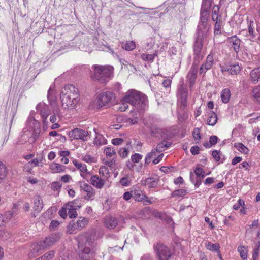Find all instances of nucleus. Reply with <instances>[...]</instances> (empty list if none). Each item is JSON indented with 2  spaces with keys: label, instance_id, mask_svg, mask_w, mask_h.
Instances as JSON below:
<instances>
[{
  "label": "nucleus",
  "instance_id": "obj_53",
  "mask_svg": "<svg viewBox=\"0 0 260 260\" xmlns=\"http://www.w3.org/2000/svg\"><path fill=\"white\" fill-rule=\"evenodd\" d=\"M67 210H68V215L70 218H75L77 216V213L76 212V210L74 209H72L70 207H67Z\"/></svg>",
  "mask_w": 260,
  "mask_h": 260
},
{
  "label": "nucleus",
  "instance_id": "obj_38",
  "mask_svg": "<svg viewBox=\"0 0 260 260\" xmlns=\"http://www.w3.org/2000/svg\"><path fill=\"white\" fill-rule=\"evenodd\" d=\"M132 181V180L131 177L128 175H126L121 178L119 181V183L122 186L126 187L130 185Z\"/></svg>",
  "mask_w": 260,
  "mask_h": 260
},
{
  "label": "nucleus",
  "instance_id": "obj_37",
  "mask_svg": "<svg viewBox=\"0 0 260 260\" xmlns=\"http://www.w3.org/2000/svg\"><path fill=\"white\" fill-rule=\"evenodd\" d=\"M187 193V191L185 189H180L174 191L171 193V196L173 197H184Z\"/></svg>",
  "mask_w": 260,
  "mask_h": 260
},
{
  "label": "nucleus",
  "instance_id": "obj_26",
  "mask_svg": "<svg viewBox=\"0 0 260 260\" xmlns=\"http://www.w3.org/2000/svg\"><path fill=\"white\" fill-rule=\"evenodd\" d=\"M94 131L96 135L93 141L94 144L99 146L106 144L107 143V140L105 138L102 134L98 133L95 128H94Z\"/></svg>",
  "mask_w": 260,
  "mask_h": 260
},
{
  "label": "nucleus",
  "instance_id": "obj_25",
  "mask_svg": "<svg viewBox=\"0 0 260 260\" xmlns=\"http://www.w3.org/2000/svg\"><path fill=\"white\" fill-rule=\"evenodd\" d=\"M49 169L53 173H59L65 171L66 167L59 164L52 162L49 165Z\"/></svg>",
  "mask_w": 260,
  "mask_h": 260
},
{
  "label": "nucleus",
  "instance_id": "obj_42",
  "mask_svg": "<svg viewBox=\"0 0 260 260\" xmlns=\"http://www.w3.org/2000/svg\"><path fill=\"white\" fill-rule=\"evenodd\" d=\"M206 247L210 251H219L220 249V246L218 244H212L210 242L206 244Z\"/></svg>",
  "mask_w": 260,
  "mask_h": 260
},
{
  "label": "nucleus",
  "instance_id": "obj_21",
  "mask_svg": "<svg viewBox=\"0 0 260 260\" xmlns=\"http://www.w3.org/2000/svg\"><path fill=\"white\" fill-rule=\"evenodd\" d=\"M104 224L108 229H114L118 224V220L115 217L107 216L105 218Z\"/></svg>",
  "mask_w": 260,
  "mask_h": 260
},
{
  "label": "nucleus",
  "instance_id": "obj_2",
  "mask_svg": "<svg viewBox=\"0 0 260 260\" xmlns=\"http://www.w3.org/2000/svg\"><path fill=\"white\" fill-rule=\"evenodd\" d=\"M77 240L79 249H80L79 258L83 260L89 259L93 256V239L88 234L84 233L78 236Z\"/></svg>",
  "mask_w": 260,
  "mask_h": 260
},
{
  "label": "nucleus",
  "instance_id": "obj_51",
  "mask_svg": "<svg viewBox=\"0 0 260 260\" xmlns=\"http://www.w3.org/2000/svg\"><path fill=\"white\" fill-rule=\"evenodd\" d=\"M247 21L248 24L249 33L251 35H253L254 28H253V27H252L253 21L250 18V17L249 16L247 17Z\"/></svg>",
  "mask_w": 260,
  "mask_h": 260
},
{
  "label": "nucleus",
  "instance_id": "obj_47",
  "mask_svg": "<svg viewBox=\"0 0 260 260\" xmlns=\"http://www.w3.org/2000/svg\"><path fill=\"white\" fill-rule=\"evenodd\" d=\"M104 152L106 155L108 157H111L116 154L115 150L112 147H106Z\"/></svg>",
  "mask_w": 260,
  "mask_h": 260
},
{
  "label": "nucleus",
  "instance_id": "obj_43",
  "mask_svg": "<svg viewBox=\"0 0 260 260\" xmlns=\"http://www.w3.org/2000/svg\"><path fill=\"white\" fill-rule=\"evenodd\" d=\"M55 252L54 251H50L46 253L42 256L39 258V260H51L54 256Z\"/></svg>",
  "mask_w": 260,
  "mask_h": 260
},
{
  "label": "nucleus",
  "instance_id": "obj_39",
  "mask_svg": "<svg viewBox=\"0 0 260 260\" xmlns=\"http://www.w3.org/2000/svg\"><path fill=\"white\" fill-rule=\"evenodd\" d=\"M238 251L243 260H247V250L244 246H239L238 248Z\"/></svg>",
  "mask_w": 260,
  "mask_h": 260
},
{
  "label": "nucleus",
  "instance_id": "obj_60",
  "mask_svg": "<svg viewBox=\"0 0 260 260\" xmlns=\"http://www.w3.org/2000/svg\"><path fill=\"white\" fill-rule=\"evenodd\" d=\"M51 189L53 190H58L61 187V184L59 182H53L51 183Z\"/></svg>",
  "mask_w": 260,
  "mask_h": 260
},
{
  "label": "nucleus",
  "instance_id": "obj_8",
  "mask_svg": "<svg viewBox=\"0 0 260 260\" xmlns=\"http://www.w3.org/2000/svg\"><path fill=\"white\" fill-rule=\"evenodd\" d=\"M114 94L110 91L103 92L99 94L94 102L93 107L99 109L110 103L114 98Z\"/></svg>",
  "mask_w": 260,
  "mask_h": 260
},
{
  "label": "nucleus",
  "instance_id": "obj_18",
  "mask_svg": "<svg viewBox=\"0 0 260 260\" xmlns=\"http://www.w3.org/2000/svg\"><path fill=\"white\" fill-rule=\"evenodd\" d=\"M225 75H236L241 70L240 66H220Z\"/></svg>",
  "mask_w": 260,
  "mask_h": 260
},
{
  "label": "nucleus",
  "instance_id": "obj_54",
  "mask_svg": "<svg viewBox=\"0 0 260 260\" xmlns=\"http://www.w3.org/2000/svg\"><path fill=\"white\" fill-rule=\"evenodd\" d=\"M142 158V155L139 153H135L131 156V159L133 162L137 163Z\"/></svg>",
  "mask_w": 260,
  "mask_h": 260
},
{
  "label": "nucleus",
  "instance_id": "obj_7",
  "mask_svg": "<svg viewBox=\"0 0 260 260\" xmlns=\"http://www.w3.org/2000/svg\"><path fill=\"white\" fill-rule=\"evenodd\" d=\"M210 15V10H200V21L197 31H201L205 34H208L211 28V25L209 23Z\"/></svg>",
  "mask_w": 260,
  "mask_h": 260
},
{
  "label": "nucleus",
  "instance_id": "obj_64",
  "mask_svg": "<svg viewBox=\"0 0 260 260\" xmlns=\"http://www.w3.org/2000/svg\"><path fill=\"white\" fill-rule=\"evenodd\" d=\"M123 142V140L122 138H115L112 140V143L114 145L121 144Z\"/></svg>",
  "mask_w": 260,
  "mask_h": 260
},
{
  "label": "nucleus",
  "instance_id": "obj_6",
  "mask_svg": "<svg viewBox=\"0 0 260 260\" xmlns=\"http://www.w3.org/2000/svg\"><path fill=\"white\" fill-rule=\"evenodd\" d=\"M60 235L59 234H52L50 236L46 237L45 239L41 241L39 243L34 245L31 249V256L35 257L37 256L40 250L49 247L59 240Z\"/></svg>",
  "mask_w": 260,
  "mask_h": 260
},
{
  "label": "nucleus",
  "instance_id": "obj_1",
  "mask_svg": "<svg viewBox=\"0 0 260 260\" xmlns=\"http://www.w3.org/2000/svg\"><path fill=\"white\" fill-rule=\"evenodd\" d=\"M60 99L63 109H74L80 100L79 90L73 85H66L61 90Z\"/></svg>",
  "mask_w": 260,
  "mask_h": 260
},
{
  "label": "nucleus",
  "instance_id": "obj_61",
  "mask_svg": "<svg viewBox=\"0 0 260 260\" xmlns=\"http://www.w3.org/2000/svg\"><path fill=\"white\" fill-rule=\"evenodd\" d=\"M212 156L216 161H218L220 159V153L219 151L214 150L212 152Z\"/></svg>",
  "mask_w": 260,
  "mask_h": 260
},
{
  "label": "nucleus",
  "instance_id": "obj_31",
  "mask_svg": "<svg viewBox=\"0 0 260 260\" xmlns=\"http://www.w3.org/2000/svg\"><path fill=\"white\" fill-rule=\"evenodd\" d=\"M194 172L197 177L200 179V180L197 181V183L195 184V185L197 186L198 184L199 185L201 183V179L205 177V172L204 170L200 167L196 168Z\"/></svg>",
  "mask_w": 260,
  "mask_h": 260
},
{
  "label": "nucleus",
  "instance_id": "obj_12",
  "mask_svg": "<svg viewBox=\"0 0 260 260\" xmlns=\"http://www.w3.org/2000/svg\"><path fill=\"white\" fill-rule=\"evenodd\" d=\"M36 110L41 115L43 123H46L47 118L51 113L48 106L43 102L40 103L36 106Z\"/></svg>",
  "mask_w": 260,
  "mask_h": 260
},
{
  "label": "nucleus",
  "instance_id": "obj_24",
  "mask_svg": "<svg viewBox=\"0 0 260 260\" xmlns=\"http://www.w3.org/2000/svg\"><path fill=\"white\" fill-rule=\"evenodd\" d=\"M158 179L156 177H149L142 181V184L150 188H154L158 184Z\"/></svg>",
  "mask_w": 260,
  "mask_h": 260
},
{
  "label": "nucleus",
  "instance_id": "obj_63",
  "mask_svg": "<svg viewBox=\"0 0 260 260\" xmlns=\"http://www.w3.org/2000/svg\"><path fill=\"white\" fill-rule=\"evenodd\" d=\"M218 137L216 136H212L209 138L210 145H215L217 143Z\"/></svg>",
  "mask_w": 260,
  "mask_h": 260
},
{
  "label": "nucleus",
  "instance_id": "obj_9",
  "mask_svg": "<svg viewBox=\"0 0 260 260\" xmlns=\"http://www.w3.org/2000/svg\"><path fill=\"white\" fill-rule=\"evenodd\" d=\"M88 219L85 217H80L76 221H71L67 226V231L70 234L75 233L81 230L88 224Z\"/></svg>",
  "mask_w": 260,
  "mask_h": 260
},
{
  "label": "nucleus",
  "instance_id": "obj_48",
  "mask_svg": "<svg viewBox=\"0 0 260 260\" xmlns=\"http://www.w3.org/2000/svg\"><path fill=\"white\" fill-rule=\"evenodd\" d=\"M84 161L88 164H92L96 162V159L95 157L91 156L90 155L86 154L84 155L82 159Z\"/></svg>",
  "mask_w": 260,
  "mask_h": 260
},
{
  "label": "nucleus",
  "instance_id": "obj_35",
  "mask_svg": "<svg viewBox=\"0 0 260 260\" xmlns=\"http://www.w3.org/2000/svg\"><path fill=\"white\" fill-rule=\"evenodd\" d=\"M209 118L208 121L209 125L214 126L217 123V114L214 112L212 111L209 113Z\"/></svg>",
  "mask_w": 260,
  "mask_h": 260
},
{
  "label": "nucleus",
  "instance_id": "obj_29",
  "mask_svg": "<svg viewBox=\"0 0 260 260\" xmlns=\"http://www.w3.org/2000/svg\"><path fill=\"white\" fill-rule=\"evenodd\" d=\"M158 52L157 51L155 50V52L152 54H146V53H143L141 55V58L146 61H148L149 62H152L155 57L157 56Z\"/></svg>",
  "mask_w": 260,
  "mask_h": 260
},
{
  "label": "nucleus",
  "instance_id": "obj_16",
  "mask_svg": "<svg viewBox=\"0 0 260 260\" xmlns=\"http://www.w3.org/2000/svg\"><path fill=\"white\" fill-rule=\"evenodd\" d=\"M198 72V66H192L187 76V81L189 84V88L193 86L196 79L197 74Z\"/></svg>",
  "mask_w": 260,
  "mask_h": 260
},
{
  "label": "nucleus",
  "instance_id": "obj_5",
  "mask_svg": "<svg viewBox=\"0 0 260 260\" xmlns=\"http://www.w3.org/2000/svg\"><path fill=\"white\" fill-rule=\"evenodd\" d=\"M197 37L193 46L194 57L192 65H198L202 60L203 56L201 55V51L203 47V40L208 36V34H205L201 31H197Z\"/></svg>",
  "mask_w": 260,
  "mask_h": 260
},
{
  "label": "nucleus",
  "instance_id": "obj_20",
  "mask_svg": "<svg viewBox=\"0 0 260 260\" xmlns=\"http://www.w3.org/2000/svg\"><path fill=\"white\" fill-rule=\"evenodd\" d=\"M34 210L35 212L39 213L42 210L44 204L41 197L39 195H36L33 198Z\"/></svg>",
  "mask_w": 260,
  "mask_h": 260
},
{
  "label": "nucleus",
  "instance_id": "obj_27",
  "mask_svg": "<svg viewBox=\"0 0 260 260\" xmlns=\"http://www.w3.org/2000/svg\"><path fill=\"white\" fill-rule=\"evenodd\" d=\"M73 163L76 167L79 169L81 172V176L83 178H85L84 173L87 172V169L86 166L84 164H82L78 160L75 159L73 161Z\"/></svg>",
  "mask_w": 260,
  "mask_h": 260
},
{
  "label": "nucleus",
  "instance_id": "obj_46",
  "mask_svg": "<svg viewBox=\"0 0 260 260\" xmlns=\"http://www.w3.org/2000/svg\"><path fill=\"white\" fill-rule=\"evenodd\" d=\"M6 174V167L4 162L0 160V180H1Z\"/></svg>",
  "mask_w": 260,
  "mask_h": 260
},
{
  "label": "nucleus",
  "instance_id": "obj_44",
  "mask_svg": "<svg viewBox=\"0 0 260 260\" xmlns=\"http://www.w3.org/2000/svg\"><path fill=\"white\" fill-rule=\"evenodd\" d=\"M158 152V151L155 148L154 149H152L151 151L145 157V164H149L150 162L151 158L154 156H155L157 154V153Z\"/></svg>",
  "mask_w": 260,
  "mask_h": 260
},
{
  "label": "nucleus",
  "instance_id": "obj_14",
  "mask_svg": "<svg viewBox=\"0 0 260 260\" xmlns=\"http://www.w3.org/2000/svg\"><path fill=\"white\" fill-rule=\"evenodd\" d=\"M134 198L138 202L144 201V204L145 205L151 204L155 202L153 198L149 199L145 194L139 191H135L134 192Z\"/></svg>",
  "mask_w": 260,
  "mask_h": 260
},
{
  "label": "nucleus",
  "instance_id": "obj_52",
  "mask_svg": "<svg viewBox=\"0 0 260 260\" xmlns=\"http://www.w3.org/2000/svg\"><path fill=\"white\" fill-rule=\"evenodd\" d=\"M53 108V113L56 115L60 114V109L59 106L55 102L51 103Z\"/></svg>",
  "mask_w": 260,
  "mask_h": 260
},
{
  "label": "nucleus",
  "instance_id": "obj_40",
  "mask_svg": "<svg viewBox=\"0 0 260 260\" xmlns=\"http://www.w3.org/2000/svg\"><path fill=\"white\" fill-rule=\"evenodd\" d=\"M218 60L214 57L213 53L211 52L207 57L206 64V65H213L217 64Z\"/></svg>",
  "mask_w": 260,
  "mask_h": 260
},
{
  "label": "nucleus",
  "instance_id": "obj_57",
  "mask_svg": "<svg viewBox=\"0 0 260 260\" xmlns=\"http://www.w3.org/2000/svg\"><path fill=\"white\" fill-rule=\"evenodd\" d=\"M128 154L127 149L126 148H121L119 150V154L122 157H126Z\"/></svg>",
  "mask_w": 260,
  "mask_h": 260
},
{
  "label": "nucleus",
  "instance_id": "obj_55",
  "mask_svg": "<svg viewBox=\"0 0 260 260\" xmlns=\"http://www.w3.org/2000/svg\"><path fill=\"white\" fill-rule=\"evenodd\" d=\"M244 205V201L243 200L240 199L238 200L237 203L233 205V208L234 210H237L240 208V206L243 207Z\"/></svg>",
  "mask_w": 260,
  "mask_h": 260
},
{
  "label": "nucleus",
  "instance_id": "obj_41",
  "mask_svg": "<svg viewBox=\"0 0 260 260\" xmlns=\"http://www.w3.org/2000/svg\"><path fill=\"white\" fill-rule=\"evenodd\" d=\"M213 0H202L201 9L210 10Z\"/></svg>",
  "mask_w": 260,
  "mask_h": 260
},
{
  "label": "nucleus",
  "instance_id": "obj_28",
  "mask_svg": "<svg viewBox=\"0 0 260 260\" xmlns=\"http://www.w3.org/2000/svg\"><path fill=\"white\" fill-rule=\"evenodd\" d=\"M121 46L126 51H132L136 48V44L133 41H126L125 42H121Z\"/></svg>",
  "mask_w": 260,
  "mask_h": 260
},
{
  "label": "nucleus",
  "instance_id": "obj_50",
  "mask_svg": "<svg viewBox=\"0 0 260 260\" xmlns=\"http://www.w3.org/2000/svg\"><path fill=\"white\" fill-rule=\"evenodd\" d=\"M192 135H193V137L194 139L195 140H198V141L196 142V143H198L199 141L201 138L200 129L198 128H195L193 131Z\"/></svg>",
  "mask_w": 260,
  "mask_h": 260
},
{
  "label": "nucleus",
  "instance_id": "obj_30",
  "mask_svg": "<svg viewBox=\"0 0 260 260\" xmlns=\"http://www.w3.org/2000/svg\"><path fill=\"white\" fill-rule=\"evenodd\" d=\"M99 174L101 175L100 177L104 178L106 181L108 180L110 177L109 171L108 168L105 166H102L99 169Z\"/></svg>",
  "mask_w": 260,
  "mask_h": 260
},
{
  "label": "nucleus",
  "instance_id": "obj_49",
  "mask_svg": "<svg viewBox=\"0 0 260 260\" xmlns=\"http://www.w3.org/2000/svg\"><path fill=\"white\" fill-rule=\"evenodd\" d=\"M222 25V21L220 22H216L214 26V34L215 35H220L221 34V28Z\"/></svg>",
  "mask_w": 260,
  "mask_h": 260
},
{
  "label": "nucleus",
  "instance_id": "obj_19",
  "mask_svg": "<svg viewBox=\"0 0 260 260\" xmlns=\"http://www.w3.org/2000/svg\"><path fill=\"white\" fill-rule=\"evenodd\" d=\"M228 41L235 52L239 51L241 40L236 36L229 37Z\"/></svg>",
  "mask_w": 260,
  "mask_h": 260
},
{
  "label": "nucleus",
  "instance_id": "obj_32",
  "mask_svg": "<svg viewBox=\"0 0 260 260\" xmlns=\"http://www.w3.org/2000/svg\"><path fill=\"white\" fill-rule=\"evenodd\" d=\"M221 100L224 103H227L229 101L231 96V91L229 89L225 88L221 92Z\"/></svg>",
  "mask_w": 260,
  "mask_h": 260
},
{
  "label": "nucleus",
  "instance_id": "obj_11",
  "mask_svg": "<svg viewBox=\"0 0 260 260\" xmlns=\"http://www.w3.org/2000/svg\"><path fill=\"white\" fill-rule=\"evenodd\" d=\"M79 183L81 190L86 193V194L84 196V199L86 200L93 199L95 194V189L85 182H79Z\"/></svg>",
  "mask_w": 260,
  "mask_h": 260
},
{
  "label": "nucleus",
  "instance_id": "obj_45",
  "mask_svg": "<svg viewBox=\"0 0 260 260\" xmlns=\"http://www.w3.org/2000/svg\"><path fill=\"white\" fill-rule=\"evenodd\" d=\"M81 206L80 203H79V201L77 200H74L67 205V207H70L75 210L79 209Z\"/></svg>",
  "mask_w": 260,
  "mask_h": 260
},
{
  "label": "nucleus",
  "instance_id": "obj_62",
  "mask_svg": "<svg viewBox=\"0 0 260 260\" xmlns=\"http://www.w3.org/2000/svg\"><path fill=\"white\" fill-rule=\"evenodd\" d=\"M127 103H128L122 102V103L119 105L118 109L120 111H125L128 108Z\"/></svg>",
  "mask_w": 260,
  "mask_h": 260
},
{
  "label": "nucleus",
  "instance_id": "obj_3",
  "mask_svg": "<svg viewBox=\"0 0 260 260\" xmlns=\"http://www.w3.org/2000/svg\"><path fill=\"white\" fill-rule=\"evenodd\" d=\"M121 101L131 104L138 111H140L145 109L147 100L144 94L135 90H130L122 98Z\"/></svg>",
  "mask_w": 260,
  "mask_h": 260
},
{
  "label": "nucleus",
  "instance_id": "obj_15",
  "mask_svg": "<svg viewBox=\"0 0 260 260\" xmlns=\"http://www.w3.org/2000/svg\"><path fill=\"white\" fill-rule=\"evenodd\" d=\"M106 180L98 175L91 176L90 183L97 189H102L106 183Z\"/></svg>",
  "mask_w": 260,
  "mask_h": 260
},
{
  "label": "nucleus",
  "instance_id": "obj_17",
  "mask_svg": "<svg viewBox=\"0 0 260 260\" xmlns=\"http://www.w3.org/2000/svg\"><path fill=\"white\" fill-rule=\"evenodd\" d=\"M178 94L180 96V102L181 108H184L187 106V90L181 86L179 88Z\"/></svg>",
  "mask_w": 260,
  "mask_h": 260
},
{
  "label": "nucleus",
  "instance_id": "obj_58",
  "mask_svg": "<svg viewBox=\"0 0 260 260\" xmlns=\"http://www.w3.org/2000/svg\"><path fill=\"white\" fill-rule=\"evenodd\" d=\"M59 215L63 218H65L67 217V206L66 207H62L59 211Z\"/></svg>",
  "mask_w": 260,
  "mask_h": 260
},
{
  "label": "nucleus",
  "instance_id": "obj_13",
  "mask_svg": "<svg viewBox=\"0 0 260 260\" xmlns=\"http://www.w3.org/2000/svg\"><path fill=\"white\" fill-rule=\"evenodd\" d=\"M88 131L81 129L75 128L69 132V136L72 139H81L86 141L88 137Z\"/></svg>",
  "mask_w": 260,
  "mask_h": 260
},
{
  "label": "nucleus",
  "instance_id": "obj_34",
  "mask_svg": "<svg viewBox=\"0 0 260 260\" xmlns=\"http://www.w3.org/2000/svg\"><path fill=\"white\" fill-rule=\"evenodd\" d=\"M235 147L242 153L247 154L249 152V149L241 143H236Z\"/></svg>",
  "mask_w": 260,
  "mask_h": 260
},
{
  "label": "nucleus",
  "instance_id": "obj_36",
  "mask_svg": "<svg viewBox=\"0 0 260 260\" xmlns=\"http://www.w3.org/2000/svg\"><path fill=\"white\" fill-rule=\"evenodd\" d=\"M41 129L39 125L38 124L37 128L34 130L33 134L30 138H29L28 141L30 143H34L37 138L39 137Z\"/></svg>",
  "mask_w": 260,
  "mask_h": 260
},
{
  "label": "nucleus",
  "instance_id": "obj_33",
  "mask_svg": "<svg viewBox=\"0 0 260 260\" xmlns=\"http://www.w3.org/2000/svg\"><path fill=\"white\" fill-rule=\"evenodd\" d=\"M258 225V220H254L251 223V224H249L246 227V233L251 234L252 233L256 228H257Z\"/></svg>",
  "mask_w": 260,
  "mask_h": 260
},
{
  "label": "nucleus",
  "instance_id": "obj_22",
  "mask_svg": "<svg viewBox=\"0 0 260 260\" xmlns=\"http://www.w3.org/2000/svg\"><path fill=\"white\" fill-rule=\"evenodd\" d=\"M251 81L254 84L260 80V66L255 67L250 74Z\"/></svg>",
  "mask_w": 260,
  "mask_h": 260
},
{
  "label": "nucleus",
  "instance_id": "obj_59",
  "mask_svg": "<svg viewBox=\"0 0 260 260\" xmlns=\"http://www.w3.org/2000/svg\"><path fill=\"white\" fill-rule=\"evenodd\" d=\"M154 44V41L152 39H151L150 41L147 43L145 47V49L147 51H149L153 47Z\"/></svg>",
  "mask_w": 260,
  "mask_h": 260
},
{
  "label": "nucleus",
  "instance_id": "obj_4",
  "mask_svg": "<svg viewBox=\"0 0 260 260\" xmlns=\"http://www.w3.org/2000/svg\"><path fill=\"white\" fill-rule=\"evenodd\" d=\"M113 66H93L90 73V78L94 81L105 83L113 76Z\"/></svg>",
  "mask_w": 260,
  "mask_h": 260
},
{
  "label": "nucleus",
  "instance_id": "obj_56",
  "mask_svg": "<svg viewBox=\"0 0 260 260\" xmlns=\"http://www.w3.org/2000/svg\"><path fill=\"white\" fill-rule=\"evenodd\" d=\"M219 9L220 7L218 5L214 6L212 12V17H215L217 16H221L219 14Z\"/></svg>",
  "mask_w": 260,
  "mask_h": 260
},
{
  "label": "nucleus",
  "instance_id": "obj_23",
  "mask_svg": "<svg viewBox=\"0 0 260 260\" xmlns=\"http://www.w3.org/2000/svg\"><path fill=\"white\" fill-rule=\"evenodd\" d=\"M251 95L253 101L260 105V85L255 86L252 88Z\"/></svg>",
  "mask_w": 260,
  "mask_h": 260
},
{
  "label": "nucleus",
  "instance_id": "obj_10",
  "mask_svg": "<svg viewBox=\"0 0 260 260\" xmlns=\"http://www.w3.org/2000/svg\"><path fill=\"white\" fill-rule=\"evenodd\" d=\"M155 250L160 260H167L171 256L168 248L162 244H157L155 247Z\"/></svg>",
  "mask_w": 260,
  "mask_h": 260
}]
</instances>
